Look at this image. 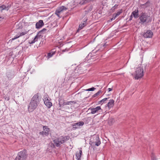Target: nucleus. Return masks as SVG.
Masks as SVG:
<instances>
[{
    "label": "nucleus",
    "mask_w": 160,
    "mask_h": 160,
    "mask_svg": "<svg viewBox=\"0 0 160 160\" xmlns=\"http://www.w3.org/2000/svg\"><path fill=\"white\" fill-rule=\"evenodd\" d=\"M4 98L6 100L8 101L9 100V97L8 95H6L4 97Z\"/></svg>",
    "instance_id": "obj_36"
},
{
    "label": "nucleus",
    "mask_w": 160,
    "mask_h": 160,
    "mask_svg": "<svg viewBox=\"0 0 160 160\" xmlns=\"http://www.w3.org/2000/svg\"><path fill=\"white\" fill-rule=\"evenodd\" d=\"M50 146L52 148H55V146H56L55 144L54 143H51L50 145Z\"/></svg>",
    "instance_id": "obj_38"
},
{
    "label": "nucleus",
    "mask_w": 160,
    "mask_h": 160,
    "mask_svg": "<svg viewBox=\"0 0 160 160\" xmlns=\"http://www.w3.org/2000/svg\"><path fill=\"white\" fill-rule=\"evenodd\" d=\"M76 103V102L75 101H70L67 102L68 105H72L73 104Z\"/></svg>",
    "instance_id": "obj_33"
},
{
    "label": "nucleus",
    "mask_w": 160,
    "mask_h": 160,
    "mask_svg": "<svg viewBox=\"0 0 160 160\" xmlns=\"http://www.w3.org/2000/svg\"><path fill=\"white\" fill-rule=\"evenodd\" d=\"M28 156L27 150L25 149L20 152L14 160H25Z\"/></svg>",
    "instance_id": "obj_5"
},
{
    "label": "nucleus",
    "mask_w": 160,
    "mask_h": 160,
    "mask_svg": "<svg viewBox=\"0 0 160 160\" xmlns=\"http://www.w3.org/2000/svg\"><path fill=\"white\" fill-rule=\"evenodd\" d=\"M101 143L99 136L98 135H95L91 138L89 144L92 146H98Z\"/></svg>",
    "instance_id": "obj_4"
},
{
    "label": "nucleus",
    "mask_w": 160,
    "mask_h": 160,
    "mask_svg": "<svg viewBox=\"0 0 160 160\" xmlns=\"http://www.w3.org/2000/svg\"><path fill=\"white\" fill-rule=\"evenodd\" d=\"M43 130L44 131H47V130L48 132L49 133V131H50V128H48V127L46 126H44L43 127Z\"/></svg>",
    "instance_id": "obj_28"
},
{
    "label": "nucleus",
    "mask_w": 160,
    "mask_h": 160,
    "mask_svg": "<svg viewBox=\"0 0 160 160\" xmlns=\"http://www.w3.org/2000/svg\"><path fill=\"white\" fill-rule=\"evenodd\" d=\"M44 131H42L41 132H40L39 133V134L43 136L44 135Z\"/></svg>",
    "instance_id": "obj_42"
},
{
    "label": "nucleus",
    "mask_w": 160,
    "mask_h": 160,
    "mask_svg": "<svg viewBox=\"0 0 160 160\" xmlns=\"http://www.w3.org/2000/svg\"><path fill=\"white\" fill-rule=\"evenodd\" d=\"M153 35L152 32L150 30H148L146 32H144L142 34V36L146 38H152Z\"/></svg>",
    "instance_id": "obj_8"
},
{
    "label": "nucleus",
    "mask_w": 160,
    "mask_h": 160,
    "mask_svg": "<svg viewBox=\"0 0 160 160\" xmlns=\"http://www.w3.org/2000/svg\"><path fill=\"white\" fill-rule=\"evenodd\" d=\"M131 14L135 18H137L139 16L138 10V9H136L134 11L132 12Z\"/></svg>",
    "instance_id": "obj_18"
},
{
    "label": "nucleus",
    "mask_w": 160,
    "mask_h": 160,
    "mask_svg": "<svg viewBox=\"0 0 160 160\" xmlns=\"http://www.w3.org/2000/svg\"><path fill=\"white\" fill-rule=\"evenodd\" d=\"M101 92V90H99L98 92H97L95 94H94L92 96V98H95L96 97H97V96H98V95H99L100 93Z\"/></svg>",
    "instance_id": "obj_31"
},
{
    "label": "nucleus",
    "mask_w": 160,
    "mask_h": 160,
    "mask_svg": "<svg viewBox=\"0 0 160 160\" xmlns=\"http://www.w3.org/2000/svg\"><path fill=\"white\" fill-rule=\"evenodd\" d=\"M122 9H121L119 10V11H118L117 13H115L114 14H115V15L114 16L115 18H116L118 16H119L122 12Z\"/></svg>",
    "instance_id": "obj_26"
},
{
    "label": "nucleus",
    "mask_w": 160,
    "mask_h": 160,
    "mask_svg": "<svg viewBox=\"0 0 160 160\" xmlns=\"http://www.w3.org/2000/svg\"><path fill=\"white\" fill-rule=\"evenodd\" d=\"M139 19V23L141 24H143L144 23L147 24L151 22L152 21V18L150 16L143 12H142L140 14Z\"/></svg>",
    "instance_id": "obj_3"
},
{
    "label": "nucleus",
    "mask_w": 160,
    "mask_h": 160,
    "mask_svg": "<svg viewBox=\"0 0 160 160\" xmlns=\"http://www.w3.org/2000/svg\"><path fill=\"white\" fill-rule=\"evenodd\" d=\"M90 2H93L94 1H96V0H88Z\"/></svg>",
    "instance_id": "obj_46"
},
{
    "label": "nucleus",
    "mask_w": 160,
    "mask_h": 160,
    "mask_svg": "<svg viewBox=\"0 0 160 160\" xmlns=\"http://www.w3.org/2000/svg\"><path fill=\"white\" fill-rule=\"evenodd\" d=\"M42 36V35H39L38 33L36 36L34 38L35 42L37 41L38 38H41Z\"/></svg>",
    "instance_id": "obj_25"
},
{
    "label": "nucleus",
    "mask_w": 160,
    "mask_h": 160,
    "mask_svg": "<svg viewBox=\"0 0 160 160\" xmlns=\"http://www.w3.org/2000/svg\"><path fill=\"white\" fill-rule=\"evenodd\" d=\"M106 45V43H104L102 44V46L104 47Z\"/></svg>",
    "instance_id": "obj_48"
},
{
    "label": "nucleus",
    "mask_w": 160,
    "mask_h": 160,
    "mask_svg": "<svg viewBox=\"0 0 160 160\" xmlns=\"http://www.w3.org/2000/svg\"><path fill=\"white\" fill-rule=\"evenodd\" d=\"M151 160H157L158 159L157 158L156 156L155 155V153L153 152L151 153Z\"/></svg>",
    "instance_id": "obj_22"
},
{
    "label": "nucleus",
    "mask_w": 160,
    "mask_h": 160,
    "mask_svg": "<svg viewBox=\"0 0 160 160\" xmlns=\"http://www.w3.org/2000/svg\"><path fill=\"white\" fill-rule=\"evenodd\" d=\"M116 18H115L114 16V14H113V17L111 18L110 20H109L108 21V22H110L112 21V20H114Z\"/></svg>",
    "instance_id": "obj_37"
},
{
    "label": "nucleus",
    "mask_w": 160,
    "mask_h": 160,
    "mask_svg": "<svg viewBox=\"0 0 160 160\" xmlns=\"http://www.w3.org/2000/svg\"><path fill=\"white\" fill-rule=\"evenodd\" d=\"M59 104V107H62L63 102H64L65 101L63 99H62L61 98H59L58 99Z\"/></svg>",
    "instance_id": "obj_24"
},
{
    "label": "nucleus",
    "mask_w": 160,
    "mask_h": 160,
    "mask_svg": "<svg viewBox=\"0 0 160 160\" xmlns=\"http://www.w3.org/2000/svg\"><path fill=\"white\" fill-rule=\"evenodd\" d=\"M44 25V23L43 21L40 20L38 22H37L36 24V28L37 29H39L42 28Z\"/></svg>",
    "instance_id": "obj_13"
},
{
    "label": "nucleus",
    "mask_w": 160,
    "mask_h": 160,
    "mask_svg": "<svg viewBox=\"0 0 160 160\" xmlns=\"http://www.w3.org/2000/svg\"><path fill=\"white\" fill-rule=\"evenodd\" d=\"M143 75V69L140 67L137 68L135 71L134 77L135 79L138 80L139 78H141L142 77Z\"/></svg>",
    "instance_id": "obj_6"
},
{
    "label": "nucleus",
    "mask_w": 160,
    "mask_h": 160,
    "mask_svg": "<svg viewBox=\"0 0 160 160\" xmlns=\"http://www.w3.org/2000/svg\"><path fill=\"white\" fill-rule=\"evenodd\" d=\"M46 30H47V29L46 28H44L42 30L40 31L38 33V34H39V35H41V34L42 33H45Z\"/></svg>",
    "instance_id": "obj_27"
},
{
    "label": "nucleus",
    "mask_w": 160,
    "mask_h": 160,
    "mask_svg": "<svg viewBox=\"0 0 160 160\" xmlns=\"http://www.w3.org/2000/svg\"><path fill=\"white\" fill-rule=\"evenodd\" d=\"M87 19L86 20L79 25L78 28L77 30V32H79L80 30L82 29L84 27L86 26L87 25Z\"/></svg>",
    "instance_id": "obj_10"
},
{
    "label": "nucleus",
    "mask_w": 160,
    "mask_h": 160,
    "mask_svg": "<svg viewBox=\"0 0 160 160\" xmlns=\"http://www.w3.org/2000/svg\"><path fill=\"white\" fill-rule=\"evenodd\" d=\"M40 102L39 99L38 93L35 94L32 98L28 107V110L29 112H32L37 107Z\"/></svg>",
    "instance_id": "obj_1"
},
{
    "label": "nucleus",
    "mask_w": 160,
    "mask_h": 160,
    "mask_svg": "<svg viewBox=\"0 0 160 160\" xmlns=\"http://www.w3.org/2000/svg\"><path fill=\"white\" fill-rule=\"evenodd\" d=\"M66 50V49H64V50H62V52H65Z\"/></svg>",
    "instance_id": "obj_47"
},
{
    "label": "nucleus",
    "mask_w": 160,
    "mask_h": 160,
    "mask_svg": "<svg viewBox=\"0 0 160 160\" xmlns=\"http://www.w3.org/2000/svg\"><path fill=\"white\" fill-rule=\"evenodd\" d=\"M82 69L81 68L79 67L78 66L74 70L75 73H78L79 74H81L84 73V71L82 70Z\"/></svg>",
    "instance_id": "obj_14"
},
{
    "label": "nucleus",
    "mask_w": 160,
    "mask_h": 160,
    "mask_svg": "<svg viewBox=\"0 0 160 160\" xmlns=\"http://www.w3.org/2000/svg\"><path fill=\"white\" fill-rule=\"evenodd\" d=\"M108 92H110V91H112V88H108Z\"/></svg>",
    "instance_id": "obj_45"
},
{
    "label": "nucleus",
    "mask_w": 160,
    "mask_h": 160,
    "mask_svg": "<svg viewBox=\"0 0 160 160\" xmlns=\"http://www.w3.org/2000/svg\"><path fill=\"white\" fill-rule=\"evenodd\" d=\"M69 138L70 137L68 136H62L56 138L53 140V141L55 144L56 147H60L61 144H64L69 140Z\"/></svg>",
    "instance_id": "obj_2"
},
{
    "label": "nucleus",
    "mask_w": 160,
    "mask_h": 160,
    "mask_svg": "<svg viewBox=\"0 0 160 160\" xmlns=\"http://www.w3.org/2000/svg\"><path fill=\"white\" fill-rule=\"evenodd\" d=\"M109 98H106L103 99L102 100L98 102V104H100L102 102H105L106 101V100H107Z\"/></svg>",
    "instance_id": "obj_32"
},
{
    "label": "nucleus",
    "mask_w": 160,
    "mask_h": 160,
    "mask_svg": "<svg viewBox=\"0 0 160 160\" xmlns=\"http://www.w3.org/2000/svg\"><path fill=\"white\" fill-rule=\"evenodd\" d=\"M10 7V6L8 5L7 6H6L4 4L0 6V11L2 12L3 10L5 9L7 11H8Z\"/></svg>",
    "instance_id": "obj_16"
},
{
    "label": "nucleus",
    "mask_w": 160,
    "mask_h": 160,
    "mask_svg": "<svg viewBox=\"0 0 160 160\" xmlns=\"http://www.w3.org/2000/svg\"><path fill=\"white\" fill-rule=\"evenodd\" d=\"M89 110H91V113L92 114H94L97 112H98L101 110H102V109L101 108L100 106H97L95 108H90L89 109Z\"/></svg>",
    "instance_id": "obj_11"
},
{
    "label": "nucleus",
    "mask_w": 160,
    "mask_h": 160,
    "mask_svg": "<svg viewBox=\"0 0 160 160\" xmlns=\"http://www.w3.org/2000/svg\"><path fill=\"white\" fill-rule=\"evenodd\" d=\"M44 103L48 108H50L52 106V104L51 102H50L48 99L46 97L44 100Z\"/></svg>",
    "instance_id": "obj_12"
},
{
    "label": "nucleus",
    "mask_w": 160,
    "mask_h": 160,
    "mask_svg": "<svg viewBox=\"0 0 160 160\" xmlns=\"http://www.w3.org/2000/svg\"><path fill=\"white\" fill-rule=\"evenodd\" d=\"M133 16L132 15V14L131 15L130 18L129 20H128V21H130L132 20Z\"/></svg>",
    "instance_id": "obj_43"
},
{
    "label": "nucleus",
    "mask_w": 160,
    "mask_h": 160,
    "mask_svg": "<svg viewBox=\"0 0 160 160\" xmlns=\"http://www.w3.org/2000/svg\"><path fill=\"white\" fill-rule=\"evenodd\" d=\"M118 6V5L117 4H115L114 6L110 10L112 12H113L115 11V9L117 8Z\"/></svg>",
    "instance_id": "obj_29"
},
{
    "label": "nucleus",
    "mask_w": 160,
    "mask_h": 160,
    "mask_svg": "<svg viewBox=\"0 0 160 160\" xmlns=\"http://www.w3.org/2000/svg\"><path fill=\"white\" fill-rule=\"evenodd\" d=\"M142 5L145 6L146 8L149 7L150 5V2L148 1L145 3L142 4Z\"/></svg>",
    "instance_id": "obj_30"
},
{
    "label": "nucleus",
    "mask_w": 160,
    "mask_h": 160,
    "mask_svg": "<svg viewBox=\"0 0 160 160\" xmlns=\"http://www.w3.org/2000/svg\"><path fill=\"white\" fill-rule=\"evenodd\" d=\"M68 105L67 102H65V101H64V102H63L62 106H63L65 105Z\"/></svg>",
    "instance_id": "obj_41"
},
{
    "label": "nucleus",
    "mask_w": 160,
    "mask_h": 160,
    "mask_svg": "<svg viewBox=\"0 0 160 160\" xmlns=\"http://www.w3.org/2000/svg\"><path fill=\"white\" fill-rule=\"evenodd\" d=\"M7 76L9 79H11L13 77V74L10 72H8L7 73Z\"/></svg>",
    "instance_id": "obj_20"
},
{
    "label": "nucleus",
    "mask_w": 160,
    "mask_h": 160,
    "mask_svg": "<svg viewBox=\"0 0 160 160\" xmlns=\"http://www.w3.org/2000/svg\"><path fill=\"white\" fill-rule=\"evenodd\" d=\"M35 42H36L35 41V40L34 39L31 42L29 41V43L30 44H32L34 43Z\"/></svg>",
    "instance_id": "obj_40"
},
{
    "label": "nucleus",
    "mask_w": 160,
    "mask_h": 160,
    "mask_svg": "<svg viewBox=\"0 0 160 160\" xmlns=\"http://www.w3.org/2000/svg\"><path fill=\"white\" fill-rule=\"evenodd\" d=\"M27 33L26 32H22L20 33H18V34L15 36L13 38H12V40H13L19 38L22 35H24Z\"/></svg>",
    "instance_id": "obj_19"
},
{
    "label": "nucleus",
    "mask_w": 160,
    "mask_h": 160,
    "mask_svg": "<svg viewBox=\"0 0 160 160\" xmlns=\"http://www.w3.org/2000/svg\"><path fill=\"white\" fill-rule=\"evenodd\" d=\"M43 133L44 135H45L46 136H48L49 134V133L48 132L47 130V131H44Z\"/></svg>",
    "instance_id": "obj_39"
},
{
    "label": "nucleus",
    "mask_w": 160,
    "mask_h": 160,
    "mask_svg": "<svg viewBox=\"0 0 160 160\" xmlns=\"http://www.w3.org/2000/svg\"><path fill=\"white\" fill-rule=\"evenodd\" d=\"M55 53V52H51L48 54L47 57L48 58H49L52 57Z\"/></svg>",
    "instance_id": "obj_23"
},
{
    "label": "nucleus",
    "mask_w": 160,
    "mask_h": 160,
    "mask_svg": "<svg viewBox=\"0 0 160 160\" xmlns=\"http://www.w3.org/2000/svg\"><path fill=\"white\" fill-rule=\"evenodd\" d=\"M82 154V148L79 150V152H77L76 153V156L78 160H81V156Z\"/></svg>",
    "instance_id": "obj_15"
},
{
    "label": "nucleus",
    "mask_w": 160,
    "mask_h": 160,
    "mask_svg": "<svg viewBox=\"0 0 160 160\" xmlns=\"http://www.w3.org/2000/svg\"><path fill=\"white\" fill-rule=\"evenodd\" d=\"M96 89V88L94 87H92L86 89V90L87 91H93Z\"/></svg>",
    "instance_id": "obj_34"
},
{
    "label": "nucleus",
    "mask_w": 160,
    "mask_h": 160,
    "mask_svg": "<svg viewBox=\"0 0 160 160\" xmlns=\"http://www.w3.org/2000/svg\"><path fill=\"white\" fill-rule=\"evenodd\" d=\"M114 120L113 119H110L109 120L108 123L109 124L111 125L112 124V123H113Z\"/></svg>",
    "instance_id": "obj_35"
},
{
    "label": "nucleus",
    "mask_w": 160,
    "mask_h": 160,
    "mask_svg": "<svg viewBox=\"0 0 160 160\" xmlns=\"http://www.w3.org/2000/svg\"><path fill=\"white\" fill-rule=\"evenodd\" d=\"M114 101L113 99H111L108 103L107 106L109 108H112L114 106Z\"/></svg>",
    "instance_id": "obj_17"
},
{
    "label": "nucleus",
    "mask_w": 160,
    "mask_h": 160,
    "mask_svg": "<svg viewBox=\"0 0 160 160\" xmlns=\"http://www.w3.org/2000/svg\"><path fill=\"white\" fill-rule=\"evenodd\" d=\"M4 19V18L2 16H0V21H1L2 20Z\"/></svg>",
    "instance_id": "obj_44"
},
{
    "label": "nucleus",
    "mask_w": 160,
    "mask_h": 160,
    "mask_svg": "<svg viewBox=\"0 0 160 160\" xmlns=\"http://www.w3.org/2000/svg\"><path fill=\"white\" fill-rule=\"evenodd\" d=\"M68 9V8H66L64 6H61L58 8L56 10L55 14L59 18H61L60 17L59 13L62 11L63 10H66Z\"/></svg>",
    "instance_id": "obj_7"
},
{
    "label": "nucleus",
    "mask_w": 160,
    "mask_h": 160,
    "mask_svg": "<svg viewBox=\"0 0 160 160\" xmlns=\"http://www.w3.org/2000/svg\"><path fill=\"white\" fill-rule=\"evenodd\" d=\"M93 6H91L88 8H87L85 10V14H88L89 12H91Z\"/></svg>",
    "instance_id": "obj_21"
},
{
    "label": "nucleus",
    "mask_w": 160,
    "mask_h": 160,
    "mask_svg": "<svg viewBox=\"0 0 160 160\" xmlns=\"http://www.w3.org/2000/svg\"><path fill=\"white\" fill-rule=\"evenodd\" d=\"M84 124V122L83 121H80L76 123H74L72 124L73 127L72 129L73 130H75L77 128H80L81 126H82Z\"/></svg>",
    "instance_id": "obj_9"
}]
</instances>
